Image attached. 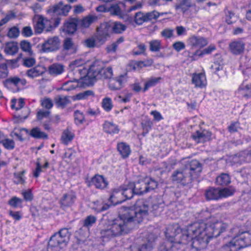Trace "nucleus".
<instances>
[{"label": "nucleus", "mask_w": 251, "mask_h": 251, "mask_svg": "<svg viewBox=\"0 0 251 251\" xmlns=\"http://www.w3.org/2000/svg\"><path fill=\"white\" fill-rule=\"evenodd\" d=\"M205 224L194 223L189 225L185 228H180L178 226L175 230L176 233L175 236L176 242L182 244H187L191 241V246L197 251L205 249L210 239L204 231Z\"/></svg>", "instance_id": "obj_1"}, {"label": "nucleus", "mask_w": 251, "mask_h": 251, "mask_svg": "<svg viewBox=\"0 0 251 251\" xmlns=\"http://www.w3.org/2000/svg\"><path fill=\"white\" fill-rule=\"evenodd\" d=\"M137 225L121 207L119 216L112 221L106 227L101 229L100 233L103 238H111L129 233Z\"/></svg>", "instance_id": "obj_2"}, {"label": "nucleus", "mask_w": 251, "mask_h": 251, "mask_svg": "<svg viewBox=\"0 0 251 251\" xmlns=\"http://www.w3.org/2000/svg\"><path fill=\"white\" fill-rule=\"evenodd\" d=\"M151 203V198L147 199H141L136 201L133 206L122 207L137 225L149 215Z\"/></svg>", "instance_id": "obj_3"}, {"label": "nucleus", "mask_w": 251, "mask_h": 251, "mask_svg": "<svg viewBox=\"0 0 251 251\" xmlns=\"http://www.w3.org/2000/svg\"><path fill=\"white\" fill-rule=\"evenodd\" d=\"M113 75L112 67H102L99 62L95 61L90 66L87 73L84 77V83L89 86L92 85L98 79H111Z\"/></svg>", "instance_id": "obj_4"}, {"label": "nucleus", "mask_w": 251, "mask_h": 251, "mask_svg": "<svg viewBox=\"0 0 251 251\" xmlns=\"http://www.w3.org/2000/svg\"><path fill=\"white\" fill-rule=\"evenodd\" d=\"M71 5L68 4L64 5L62 1L50 7L47 12L52 17L50 20H46V24L50 25V28H55L58 26L61 21L60 16H66L71 9Z\"/></svg>", "instance_id": "obj_5"}, {"label": "nucleus", "mask_w": 251, "mask_h": 251, "mask_svg": "<svg viewBox=\"0 0 251 251\" xmlns=\"http://www.w3.org/2000/svg\"><path fill=\"white\" fill-rule=\"evenodd\" d=\"M71 233L66 228L61 229L58 232L54 233L50 238L48 242V250H53L54 248H60L61 245L66 246L70 240Z\"/></svg>", "instance_id": "obj_6"}, {"label": "nucleus", "mask_w": 251, "mask_h": 251, "mask_svg": "<svg viewBox=\"0 0 251 251\" xmlns=\"http://www.w3.org/2000/svg\"><path fill=\"white\" fill-rule=\"evenodd\" d=\"M177 226L168 227L166 231V236L170 238V240H167L161 243L157 248V251H175L180 248V246L182 243H179L176 241L175 236L176 232H175L174 229Z\"/></svg>", "instance_id": "obj_7"}, {"label": "nucleus", "mask_w": 251, "mask_h": 251, "mask_svg": "<svg viewBox=\"0 0 251 251\" xmlns=\"http://www.w3.org/2000/svg\"><path fill=\"white\" fill-rule=\"evenodd\" d=\"M120 193L123 195L126 200L131 199L135 194L134 188L131 185V182H128V184L124 186H121L119 189H114L112 194L109 198V201L114 204H118L122 202V201H115L114 199L116 197V195Z\"/></svg>", "instance_id": "obj_8"}, {"label": "nucleus", "mask_w": 251, "mask_h": 251, "mask_svg": "<svg viewBox=\"0 0 251 251\" xmlns=\"http://www.w3.org/2000/svg\"><path fill=\"white\" fill-rule=\"evenodd\" d=\"M111 32V22L101 23L96 28L95 38L96 41L101 45L105 43L110 37Z\"/></svg>", "instance_id": "obj_9"}, {"label": "nucleus", "mask_w": 251, "mask_h": 251, "mask_svg": "<svg viewBox=\"0 0 251 251\" xmlns=\"http://www.w3.org/2000/svg\"><path fill=\"white\" fill-rule=\"evenodd\" d=\"M233 194L232 190L227 188L219 189L210 187L205 191V196L207 200H217L231 196Z\"/></svg>", "instance_id": "obj_10"}, {"label": "nucleus", "mask_w": 251, "mask_h": 251, "mask_svg": "<svg viewBox=\"0 0 251 251\" xmlns=\"http://www.w3.org/2000/svg\"><path fill=\"white\" fill-rule=\"evenodd\" d=\"M227 227V225L222 221H217L212 224L207 226L205 225L204 231L210 239L213 237H217L221 233L224 232Z\"/></svg>", "instance_id": "obj_11"}, {"label": "nucleus", "mask_w": 251, "mask_h": 251, "mask_svg": "<svg viewBox=\"0 0 251 251\" xmlns=\"http://www.w3.org/2000/svg\"><path fill=\"white\" fill-rule=\"evenodd\" d=\"M171 177L173 182L181 183L183 185L191 183L193 180L192 175H189L184 168L181 170H176L174 171Z\"/></svg>", "instance_id": "obj_12"}, {"label": "nucleus", "mask_w": 251, "mask_h": 251, "mask_svg": "<svg viewBox=\"0 0 251 251\" xmlns=\"http://www.w3.org/2000/svg\"><path fill=\"white\" fill-rule=\"evenodd\" d=\"M60 47V40L58 36L48 38L42 44L41 49L43 52L55 51Z\"/></svg>", "instance_id": "obj_13"}, {"label": "nucleus", "mask_w": 251, "mask_h": 251, "mask_svg": "<svg viewBox=\"0 0 251 251\" xmlns=\"http://www.w3.org/2000/svg\"><path fill=\"white\" fill-rule=\"evenodd\" d=\"M79 19L77 18H69L61 27L62 31L66 34L74 35L76 31L78 25Z\"/></svg>", "instance_id": "obj_14"}, {"label": "nucleus", "mask_w": 251, "mask_h": 251, "mask_svg": "<svg viewBox=\"0 0 251 251\" xmlns=\"http://www.w3.org/2000/svg\"><path fill=\"white\" fill-rule=\"evenodd\" d=\"M239 249L251 245V232H243L233 238Z\"/></svg>", "instance_id": "obj_15"}, {"label": "nucleus", "mask_w": 251, "mask_h": 251, "mask_svg": "<svg viewBox=\"0 0 251 251\" xmlns=\"http://www.w3.org/2000/svg\"><path fill=\"white\" fill-rule=\"evenodd\" d=\"M184 168L187 170L189 175H192V178L193 179L201 173L202 165L198 160H193L189 163H187Z\"/></svg>", "instance_id": "obj_16"}, {"label": "nucleus", "mask_w": 251, "mask_h": 251, "mask_svg": "<svg viewBox=\"0 0 251 251\" xmlns=\"http://www.w3.org/2000/svg\"><path fill=\"white\" fill-rule=\"evenodd\" d=\"M76 198L75 192L71 191L64 194L60 199V204L62 207H70L72 205Z\"/></svg>", "instance_id": "obj_17"}, {"label": "nucleus", "mask_w": 251, "mask_h": 251, "mask_svg": "<svg viewBox=\"0 0 251 251\" xmlns=\"http://www.w3.org/2000/svg\"><path fill=\"white\" fill-rule=\"evenodd\" d=\"M245 44L241 40L234 41L229 44V50L233 54L242 53L245 50Z\"/></svg>", "instance_id": "obj_18"}, {"label": "nucleus", "mask_w": 251, "mask_h": 251, "mask_svg": "<svg viewBox=\"0 0 251 251\" xmlns=\"http://www.w3.org/2000/svg\"><path fill=\"white\" fill-rule=\"evenodd\" d=\"M131 185L134 188L136 195H141L148 192L145 178L136 182H131Z\"/></svg>", "instance_id": "obj_19"}, {"label": "nucleus", "mask_w": 251, "mask_h": 251, "mask_svg": "<svg viewBox=\"0 0 251 251\" xmlns=\"http://www.w3.org/2000/svg\"><path fill=\"white\" fill-rule=\"evenodd\" d=\"M192 6L191 0H177V2L174 4L175 10L176 11L182 12L183 14Z\"/></svg>", "instance_id": "obj_20"}, {"label": "nucleus", "mask_w": 251, "mask_h": 251, "mask_svg": "<svg viewBox=\"0 0 251 251\" xmlns=\"http://www.w3.org/2000/svg\"><path fill=\"white\" fill-rule=\"evenodd\" d=\"M211 136V132L203 130L202 132L197 130L192 135V138L197 141V142H204L210 139Z\"/></svg>", "instance_id": "obj_21"}, {"label": "nucleus", "mask_w": 251, "mask_h": 251, "mask_svg": "<svg viewBox=\"0 0 251 251\" xmlns=\"http://www.w3.org/2000/svg\"><path fill=\"white\" fill-rule=\"evenodd\" d=\"M25 131L27 135L36 139H48V135L44 132L40 131L38 127L32 128L30 131L26 128H22L20 131Z\"/></svg>", "instance_id": "obj_22"}, {"label": "nucleus", "mask_w": 251, "mask_h": 251, "mask_svg": "<svg viewBox=\"0 0 251 251\" xmlns=\"http://www.w3.org/2000/svg\"><path fill=\"white\" fill-rule=\"evenodd\" d=\"M91 184L94 185L97 188L104 189L108 185L104 178L100 175H96L91 179Z\"/></svg>", "instance_id": "obj_23"}, {"label": "nucleus", "mask_w": 251, "mask_h": 251, "mask_svg": "<svg viewBox=\"0 0 251 251\" xmlns=\"http://www.w3.org/2000/svg\"><path fill=\"white\" fill-rule=\"evenodd\" d=\"M97 17L88 15L81 20H79V27L81 28H87L91 25L97 20Z\"/></svg>", "instance_id": "obj_24"}, {"label": "nucleus", "mask_w": 251, "mask_h": 251, "mask_svg": "<svg viewBox=\"0 0 251 251\" xmlns=\"http://www.w3.org/2000/svg\"><path fill=\"white\" fill-rule=\"evenodd\" d=\"M151 203L150 206L151 212L155 216L159 215L163 210V206L161 203L159 202L156 198H151Z\"/></svg>", "instance_id": "obj_25"}, {"label": "nucleus", "mask_w": 251, "mask_h": 251, "mask_svg": "<svg viewBox=\"0 0 251 251\" xmlns=\"http://www.w3.org/2000/svg\"><path fill=\"white\" fill-rule=\"evenodd\" d=\"M54 102L58 108H64L71 101L69 97L62 95H57L54 98Z\"/></svg>", "instance_id": "obj_26"}, {"label": "nucleus", "mask_w": 251, "mask_h": 251, "mask_svg": "<svg viewBox=\"0 0 251 251\" xmlns=\"http://www.w3.org/2000/svg\"><path fill=\"white\" fill-rule=\"evenodd\" d=\"M190 44L192 47L201 48L207 44V40L201 37L193 36L189 39Z\"/></svg>", "instance_id": "obj_27"}, {"label": "nucleus", "mask_w": 251, "mask_h": 251, "mask_svg": "<svg viewBox=\"0 0 251 251\" xmlns=\"http://www.w3.org/2000/svg\"><path fill=\"white\" fill-rule=\"evenodd\" d=\"M192 82L197 87L204 86L206 83V78L204 74L200 73L194 75L192 77Z\"/></svg>", "instance_id": "obj_28"}, {"label": "nucleus", "mask_w": 251, "mask_h": 251, "mask_svg": "<svg viewBox=\"0 0 251 251\" xmlns=\"http://www.w3.org/2000/svg\"><path fill=\"white\" fill-rule=\"evenodd\" d=\"M63 48L65 50H72L73 53H75L77 50L78 46L74 43L72 38L67 37L63 40Z\"/></svg>", "instance_id": "obj_29"}, {"label": "nucleus", "mask_w": 251, "mask_h": 251, "mask_svg": "<svg viewBox=\"0 0 251 251\" xmlns=\"http://www.w3.org/2000/svg\"><path fill=\"white\" fill-rule=\"evenodd\" d=\"M18 44L17 42H10L5 44L4 50L6 54L13 55L18 52Z\"/></svg>", "instance_id": "obj_30"}, {"label": "nucleus", "mask_w": 251, "mask_h": 251, "mask_svg": "<svg viewBox=\"0 0 251 251\" xmlns=\"http://www.w3.org/2000/svg\"><path fill=\"white\" fill-rule=\"evenodd\" d=\"M64 71V67L63 65L58 63H54L48 68V71L50 75H57L61 74Z\"/></svg>", "instance_id": "obj_31"}, {"label": "nucleus", "mask_w": 251, "mask_h": 251, "mask_svg": "<svg viewBox=\"0 0 251 251\" xmlns=\"http://www.w3.org/2000/svg\"><path fill=\"white\" fill-rule=\"evenodd\" d=\"M117 150L123 158L127 157L131 152L129 146L124 142L118 144Z\"/></svg>", "instance_id": "obj_32"}, {"label": "nucleus", "mask_w": 251, "mask_h": 251, "mask_svg": "<svg viewBox=\"0 0 251 251\" xmlns=\"http://www.w3.org/2000/svg\"><path fill=\"white\" fill-rule=\"evenodd\" d=\"M36 18H37V21L34 25L35 32L36 33H41L45 28V25L47 24L46 23H44L43 17L42 16L36 15L33 18V21H35Z\"/></svg>", "instance_id": "obj_33"}, {"label": "nucleus", "mask_w": 251, "mask_h": 251, "mask_svg": "<svg viewBox=\"0 0 251 251\" xmlns=\"http://www.w3.org/2000/svg\"><path fill=\"white\" fill-rule=\"evenodd\" d=\"M239 250L236 243L232 239L229 242L224 244L219 249L220 251H238Z\"/></svg>", "instance_id": "obj_34"}, {"label": "nucleus", "mask_w": 251, "mask_h": 251, "mask_svg": "<svg viewBox=\"0 0 251 251\" xmlns=\"http://www.w3.org/2000/svg\"><path fill=\"white\" fill-rule=\"evenodd\" d=\"M111 32L116 34L122 33L123 31H125L126 26L120 22H115L111 23Z\"/></svg>", "instance_id": "obj_35"}, {"label": "nucleus", "mask_w": 251, "mask_h": 251, "mask_svg": "<svg viewBox=\"0 0 251 251\" xmlns=\"http://www.w3.org/2000/svg\"><path fill=\"white\" fill-rule=\"evenodd\" d=\"M216 183L218 185L226 186L230 183L229 176L226 173H223L218 176L216 180Z\"/></svg>", "instance_id": "obj_36"}, {"label": "nucleus", "mask_w": 251, "mask_h": 251, "mask_svg": "<svg viewBox=\"0 0 251 251\" xmlns=\"http://www.w3.org/2000/svg\"><path fill=\"white\" fill-rule=\"evenodd\" d=\"M20 48L21 50L26 53L30 56H32L33 55V52L32 50V46L31 43L27 40H22L21 41Z\"/></svg>", "instance_id": "obj_37"}, {"label": "nucleus", "mask_w": 251, "mask_h": 251, "mask_svg": "<svg viewBox=\"0 0 251 251\" xmlns=\"http://www.w3.org/2000/svg\"><path fill=\"white\" fill-rule=\"evenodd\" d=\"M103 129L106 132L110 134L118 133L119 130L116 125L107 122L103 124Z\"/></svg>", "instance_id": "obj_38"}, {"label": "nucleus", "mask_w": 251, "mask_h": 251, "mask_svg": "<svg viewBox=\"0 0 251 251\" xmlns=\"http://www.w3.org/2000/svg\"><path fill=\"white\" fill-rule=\"evenodd\" d=\"M153 246V242L148 241L147 242L142 244L140 247H134L131 251H151Z\"/></svg>", "instance_id": "obj_39"}, {"label": "nucleus", "mask_w": 251, "mask_h": 251, "mask_svg": "<svg viewBox=\"0 0 251 251\" xmlns=\"http://www.w3.org/2000/svg\"><path fill=\"white\" fill-rule=\"evenodd\" d=\"M74 137V134L72 133L68 129H67L64 131L62 135V142L65 145H67L69 142L73 140Z\"/></svg>", "instance_id": "obj_40"}, {"label": "nucleus", "mask_w": 251, "mask_h": 251, "mask_svg": "<svg viewBox=\"0 0 251 251\" xmlns=\"http://www.w3.org/2000/svg\"><path fill=\"white\" fill-rule=\"evenodd\" d=\"M161 79V78L160 77H151L145 83L144 88L143 89V91L145 92L147 91L150 87L155 86L159 82Z\"/></svg>", "instance_id": "obj_41"}, {"label": "nucleus", "mask_w": 251, "mask_h": 251, "mask_svg": "<svg viewBox=\"0 0 251 251\" xmlns=\"http://www.w3.org/2000/svg\"><path fill=\"white\" fill-rule=\"evenodd\" d=\"M43 73L38 67H34L27 71L26 75L30 78H34L41 75Z\"/></svg>", "instance_id": "obj_42"}, {"label": "nucleus", "mask_w": 251, "mask_h": 251, "mask_svg": "<svg viewBox=\"0 0 251 251\" xmlns=\"http://www.w3.org/2000/svg\"><path fill=\"white\" fill-rule=\"evenodd\" d=\"M134 19L135 22L138 25H141L143 23L147 22L146 14H144L141 11L135 14Z\"/></svg>", "instance_id": "obj_43"}, {"label": "nucleus", "mask_w": 251, "mask_h": 251, "mask_svg": "<svg viewBox=\"0 0 251 251\" xmlns=\"http://www.w3.org/2000/svg\"><path fill=\"white\" fill-rule=\"evenodd\" d=\"M20 33V29L17 26H14L9 29L7 35L10 38L14 39L18 37Z\"/></svg>", "instance_id": "obj_44"}, {"label": "nucleus", "mask_w": 251, "mask_h": 251, "mask_svg": "<svg viewBox=\"0 0 251 251\" xmlns=\"http://www.w3.org/2000/svg\"><path fill=\"white\" fill-rule=\"evenodd\" d=\"M25 173V171H23L20 172L15 173L14 174V182L16 184H24L25 180L23 178V175Z\"/></svg>", "instance_id": "obj_45"}, {"label": "nucleus", "mask_w": 251, "mask_h": 251, "mask_svg": "<svg viewBox=\"0 0 251 251\" xmlns=\"http://www.w3.org/2000/svg\"><path fill=\"white\" fill-rule=\"evenodd\" d=\"M23 200L16 197H14L9 200L8 203L13 208L22 207Z\"/></svg>", "instance_id": "obj_46"}, {"label": "nucleus", "mask_w": 251, "mask_h": 251, "mask_svg": "<svg viewBox=\"0 0 251 251\" xmlns=\"http://www.w3.org/2000/svg\"><path fill=\"white\" fill-rule=\"evenodd\" d=\"M20 78L18 76L10 77L6 79L4 82V86L8 87H10L11 85L17 86L19 83Z\"/></svg>", "instance_id": "obj_47"}, {"label": "nucleus", "mask_w": 251, "mask_h": 251, "mask_svg": "<svg viewBox=\"0 0 251 251\" xmlns=\"http://www.w3.org/2000/svg\"><path fill=\"white\" fill-rule=\"evenodd\" d=\"M163 15V13H159L158 12L153 10L151 12H147L146 13V21L147 22L151 21L152 20L156 21L159 17V15Z\"/></svg>", "instance_id": "obj_48"}, {"label": "nucleus", "mask_w": 251, "mask_h": 251, "mask_svg": "<svg viewBox=\"0 0 251 251\" xmlns=\"http://www.w3.org/2000/svg\"><path fill=\"white\" fill-rule=\"evenodd\" d=\"M96 221L97 218L95 216L89 215L87 216L84 220L83 225L84 226L89 227L92 226V225L96 222Z\"/></svg>", "instance_id": "obj_49"}, {"label": "nucleus", "mask_w": 251, "mask_h": 251, "mask_svg": "<svg viewBox=\"0 0 251 251\" xmlns=\"http://www.w3.org/2000/svg\"><path fill=\"white\" fill-rule=\"evenodd\" d=\"M145 179L147 182L148 192L151 190H153L157 187L158 183L154 179H152V178L148 177L145 178Z\"/></svg>", "instance_id": "obj_50"}, {"label": "nucleus", "mask_w": 251, "mask_h": 251, "mask_svg": "<svg viewBox=\"0 0 251 251\" xmlns=\"http://www.w3.org/2000/svg\"><path fill=\"white\" fill-rule=\"evenodd\" d=\"M102 106L106 111H110L113 107L111 99L109 98L103 99L102 101Z\"/></svg>", "instance_id": "obj_51"}, {"label": "nucleus", "mask_w": 251, "mask_h": 251, "mask_svg": "<svg viewBox=\"0 0 251 251\" xmlns=\"http://www.w3.org/2000/svg\"><path fill=\"white\" fill-rule=\"evenodd\" d=\"M161 48L160 41L159 40H152L150 42V50L153 52L159 51Z\"/></svg>", "instance_id": "obj_52"}, {"label": "nucleus", "mask_w": 251, "mask_h": 251, "mask_svg": "<svg viewBox=\"0 0 251 251\" xmlns=\"http://www.w3.org/2000/svg\"><path fill=\"white\" fill-rule=\"evenodd\" d=\"M93 91L91 90H87L81 93H79L75 95V99L77 100L86 99L90 96L94 95Z\"/></svg>", "instance_id": "obj_53"}, {"label": "nucleus", "mask_w": 251, "mask_h": 251, "mask_svg": "<svg viewBox=\"0 0 251 251\" xmlns=\"http://www.w3.org/2000/svg\"><path fill=\"white\" fill-rule=\"evenodd\" d=\"M226 14V21L228 24H231L234 22V13L228 9H225Z\"/></svg>", "instance_id": "obj_54"}, {"label": "nucleus", "mask_w": 251, "mask_h": 251, "mask_svg": "<svg viewBox=\"0 0 251 251\" xmlns=\"http://www.w3.org/2000/svg\"><path fill=\"white\" fill-rule=\"evenodd\" d=\"M2 143L3 146L7 150H12L15 147V143L13 140L4 139L0 140V144Z\"/></svg>", "instance_id": "obj_55"}, {"label": "nucleus", "mask_w": 251, "mask_h": 251, "mask_svg": "<svg viewBox=\"0 0 251 251\" xmlns=\"http://www.w3.org/2000/svg\"><path fill=\"white\" fill-rule=\"evenodd\" d=\"M107 12H109L111 15L117 16L121 13V8L118 4L112 5L108 8Z\"/></svg>", "instance_id": "obj_56"}, {"label": "nucleus", "mask_w": 251, "mask_h": 251, "mask_svg": "<svg viewBox=\"0 0 251 251\" xmlns=\"http://www.w3.org/2000/svg\"><path fill=\"white\" fill-rule=\"evenodd\" d=\"M126 75H120L119 76H117L115 78V80L117 82V89H119L120 90L122 88L124 87V84L126 82V80L125 77Z\"/></svg>", "instance_id": "obj_57"}, {"label": "nucleus", "mask_w": 251, "mask_h": 251, "mask_svg": "<svg viewBox=\"0 0 251 251\" xmlns=\"http://www.w3.org/2000/svg\"><path fill=\"white\" fill-rule=\"evenodd\" d=\"M21 34L25 37H29L33 34V32L30 26H24L22 29Z\"/></svg>", "instance_id": "obj_58"}, {"label": "nucleus", "mask_w": 251, "mask_h": 251, "mask_svg": "<svg viewBox=\"0 0 251 251\" xmlns=\"http://www.w3.org/2000/svg\"><path fill=\"white\" fill-rule=\"evenodd\" d=\"M240 88L246 91V93L244 95V97L246 98L251 97V83L250 84L244 85L243 84Z\"/></svg>", "instance_id": "obj_59"}, {"label": "nucleus", "mask_w": 251, "mask_h": 251, "mask_svg": "<svg viewBox=\"0 0 251 251\" xmlns=\"http://www.w3.org/2000/svg\"><path fill=\"white\" fill-rule=\"evenodd\" d=\"M23 112L24 113V114L22 115H19L17 117L19 119V120L17 121V122H23L24 120H25V119L27 118L28 116L30 110L29 108L25 107L24 109L23 110Z\"/></svg>", "instance_id": "obj_60"}, {"label": "nucleus", "mask_w": 251, "mask_h": 251, "mask_svg": "<svg viewBox=\"0 0 251 251\" xmlns=\"http://www.w3.org/2000/svg\"><path fill=\"white\" fill-rule=\"evenodd\" d=\"M75 120L76 123L82 124L84 121L83 113L76 110L74 113Z\"/></svg>", "instance_id": "obj_61"}, {"label": "nucleus", "mask_w": 251, "mask_h": 251, "mask_svg": "<svg viewBox=\"0 0 251 251\" xmlns=\"http://www.w3.org/2000/svg\"><path fill=\"white\" fill-rule=\"evenodd\" d=\"M7 66L6 64L2 63L0 64V77L5 78L8 75Z\"/></svg>", "instance_id": "obj_62"}, {"label": "nucleus", "mask_w": 251, "mask_h": 251, "mask_svg": "<svg viewBox=\"0 0 251 251\" xmlns=\"http://www.w3.org/2000/svg\"><path fill=\"white\" fill-rule=\"evenodd\" d=\"M84 45L89 48H93L96 46V40L93 38H88L83 41Z\"/></svg>", "instance_id": "obj_63"}, {"label": "nucleus", "mask_w": 251, "mask_h": 251, "mask_svg": "<svg viewBox=\"0 0 251 251\" xmlns=\"http://www.w3.org/2000/svg\"><path fill=\"white\" fill-rule=\"evenodd\" d=\"M36 61L35 58L32 56L24 59V65L26 67H31L34 65Z\"/></svg>", "instance_id": "obj_64"}]
</instances>
